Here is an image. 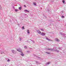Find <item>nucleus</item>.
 <instances>
[{
    "mask_svg": "<svg viewBox=\"0 0 66 66\" xmlns=\"http://www.w3.org/2000/svg\"><path fill=\"white\" fill-rule=\"evenodd\" d=\"M55 41H56V42H60V40L59 39H57V38H55Z\"/></svg>",
    "mask_w": 66,
    "mask_h": 66,
    "instance_id": "7",
    "label": "nucleus"
},
{
    "mask_svg": "<svg viewBox=\"0 0 66 66\" xmlns=\"http://www.w3.org/2000/svg\"><path fill=\"white\" fill-rule=\"evenodd\" d=\"M30 52H31L29 51H27V53H30Z\"/></svg>",
    "mask_w": 66,
    "mask_h": 66,
    "instance_id": "15",
    "label": "nucleus"
},
{
    "mask_svg": "<svg viewBox=\"0 0 66 66\" xmlns=\"http://www.w3.org/2000/svg\"><path fill=\"white\" fill-rule=\"evenodd\" d=\"M24 7H26V5H24Z\"/></svg>",
    "mask_w": 66,
    "mask_h": 66,
    "instance_id": "31",
    "label": "nucleus"
},
{
    "mask_svg": "<svg viewBox=\"0 0 66 66\" xmlns=\"http://www.w3.org/2000/svg\"><path fill=\"white\" fill-rule=\"evenodd\" d=\"M24 48H25V49H27L28 48V47H27L26 46H24Z\"/></svg>",
    "mask_w": 66,
    "mask_h": 66,
    "instance_id": "18",
    "label": "nucleus"
},
{
    "mask_svg": "<svg viewBox=\"0 0 66 66\" xmlns=\"http://www.w3.org/2000/svg\"><path fill=\"white\" fill-rule=\"evenodd\" d=\"M48 50H51V51H53V49L52 48H48Z\"/></svg>",
    "mask_w": 66,
    "mask_h": 66,
    "instance_id": "13",
    "label": "nucleus"
},
{
    "mask_svg": "<svg viewBox=\"0 0 66 66\" xmlns=\"http://www.w3.org/2000/svg\"><path fill=\"white\" fill-rule=\"evenodd\" d=\"M3 53H4V52H3Z\"/></svg>",
    "mask_w": 66,
    "mask_h": 66,
    "instance_id": "36",
    "label": "nucleus"
},
{
    "mask_svg": "<svg viewBox=\"0 0 66 66\" xmlns=\"http://www.w3.org/2000/svg\"><path fill=\"white\" fill-rule=\"evenodd\" d=\"M45 53H47V54H50V53L47 52H45Z\"/></svg>",
    "mask_w": 66,
    "mask_h": 66,
    "instance_id": "9",
    "label": "nucleus"
},
{
    "mask_svg": "<svg viewBox=\"0 0 66 66\" xmlns=\"http://www.w3.org/2000/svg\"><path fill=\"white\" fill-rule=\"evenodd\" d=\"M0 14H1V13H0Z\"/></svg>",
    "mask_w": 66,
    "mask_h": 66,
    "instance_id": "38",
    "label": "nucleus"
},
{
    "mask_svg": "<svg viewBox=\"0 0 66 66\" xmlns=\"http://www.w3.org/2000/svg\"><path fill=\"white\" fill-rule=\"evenodd\" d=\"M34 5H36V3H34Z\"/></svg>",
    "mask_w": 66,
    "mask_h": 66,
    "instance_id": "23",
    "label": "nucleus"
},
{
    "mask_svg": "<svg viewBox=\"0 0 66 66\" xmlns=\"http://www.w3.org/2000/svg\"><path fill=\"white\" fill-rule=\"evenodd\" d=\"M37 32L39 34H41V32L39 30H38L37 31Z\"/></svg>",
    "mask_w": 66,
    "mask_h": 66,
    "instance_id": "6",
    "label": "nucleus"
},
{
    "mask_svg": "<svg viewBox=\"0 0 66 66\" xmlns=\"http://www.w3.org/2000/svg\"><path fill=\"white\" fill-rule=\"evenodd\" d=\"M40 34L42 36H45L46 35V33L44 32H41Z\"/></svg>",
    "mask_w": 66,
    "mask_h": 66,
    "instance_id": "3",
    "label": "nucleus"
},
{
    "mask_svg": "<svg viewBox=\"0 0 66 66\" xmlns=\"http://www.w3.org/2000/svg\"><path fill=\"white\" fill-rule=\"evenodd\" d=\"M34 56H36V57H37V58H38V59H40V57H38V56H36L35 55V54H34Z\"/></svg>",
    "mask_w": 66,
    "mask_h": 66,
    "instance_id": "8",
    "label": "nucleus"
},
{
    "mask_svg": "<svg viewBox=\"0 0 66 66\" xmlns=\"http://www.w3.org/2000/svg\"><path fill=\"white\" fill-rule=\"evenodd\" d=\"M62 18H64V16H62Z\"/></svg>",
    "mask_w": 66,
    "mask_h": 66,
    "instance_id": "24",
    "label": "nucleus"
},
{
    "mask_svg": "<svg viewBox=\"0 0 66 66\" xmlns=\"http://www.w3.org/2000/svg\"><path fill=\"white\" fill-rule=\"evenodd\" d=\"M7 62H10V60H9V59H8L7 60Z\"/></svg>",
    "mask_w": 66,
    "mask_h": 66,
    "instance_id": "27",
    "label": "nucleus"
},
{
    "mask_svg": "<svg viewBox=\"0 0 66 66\" xmlns=\"http://www.w3.org/2000/svg\"><path fill=\"white\" fill-rule=\"evenodd\" d=\"M60 33L61 35H63V33L62 32H60Z\"/></svg>",
    "mask_w": 66,
    "mask_h": 66,
    "instance_id": "26",
    "label": "nucleus"
},
{
    "mask_svg": "<svg viewBox=\"0 0 66 66\" xmlns=\"http://www.w3.org/2000/svg\"><path fill=\"white\" fill-rule=\"evenodd\" d=\"M32 42H33V43H35V42H34V41H32Z\"/></svg>",
    "mask_w": 66,
    "mask_h": 66,
    "instance_id": "32",
    "label": "nucleus"
},
{
    "mask_svg": "<svg viewBox=\"0 0 66 66\" xmlns=\"http://www.w3.org/2000/svg\"><path fill=\"white\" fill-rule=\"evenodd\" d=\"M36 63H38V62L37 61H36Z\"/></svg>",
    "mask_w": 66,
    "mask_h": 66,
    "instance_id": "34",
    "label": "nucleus"
},
{
    "mask_svg": "<svg viewBox=\"0 0 66 66\" xmlns=\"http://www.w3.org/2000/svg\"><path fill=\"white\" fill-rule=\"evenodd\" d=\"M16 50L17 51H18L19 52H21L22 53V50L20 48H19L16 49Z\"/></svg>",
    "mask_w": 66,
    "mask_h": 66,
    "instance_id": "1",
    "label": "nucleus"
},
{
    "mask_svg": "<svg viewBox=\"0 0 66 66\" xmlns=\"http://www.w3.org/2000/svg\"><path fill=\"white\" fill-rule=\"evenodd\" d=\"M40 30L42 31H44V29H40Z\"/></svg>",
    "mask_w": 66,
    "mask_h": 66,
    "instance_id": "20",
    "label": "nucleus"
},
{
    "mask_svg": "<svg viewBox=\"0 0 66 66\" xmlns=\"http://www.w3.org/2000/svg\"><path fill=\"white\" fill-rule=\"evenodd\" d=\"M62 2L64 4V3H65V1L64 0H63L62 1Z\"/></svg>",
    "mask_w": 66,
    "mask_h": 66,
    "instance_id": "22",
    "label": "nucleus"
},
{
    "mask_svg": "<svg viewBox=\"0 0 66 66\" xmlns=\"http://www.w3.org/2000/svg\"><path fill=\"white\" fill-rule=\"evenodd\" d=\"M1 8H2L1 7V5H0V9H1Z\"/></svg>",
    "mask_w": 66,
    "mask_h": 66,
    "instance_id": "30",
    "label": "nucleus"
},
{
    "mask_svg": "<svg viewBox=\"0 0 66 66\" xmlns=\"http://www.w3.org/2000/svg\"><path fill=\"white\" fill-rule=\"evenodd\" d=\"M24 11H26V12H28V13H30V11H28L27 10H25Z\"/></svg>",
    "mask_w": 66,
    "mask_h": 66,
    "instance_id": "11",
    "label": "nucleus"
},
{
    "mask_svg": "<svg viewBox=\"0 0 66 66\" xmlns=\"http://www.w3.org/2000/svg\"><path fill=\"white\" fill-rule=\"evenodd\" d=\"M21 53L20 55H21L22 56H24V54H23V53L22 52H21Z\"/></svg>",
    "mask_w": 66,
    "mask_h": 66,
    "instance_id": "10",
    "label": "nucleus"
},
{
    "mask_svg": "<svg viewBox=\"0 0 66 66\" xmlns=\"http://www.w3.org/2000/svg\"><path fill=\"white\" fill-rule=\"evenodd\" d=\"M45 18H47V17L46 16Z\"/></svg>",
    "mask_w": 66,
    "mask_h": 66,
    "instance_id": "35",
    "label": "nucleus"
},
{
    "mask_svg": "<svg viewBox=\"0 0 66 66\" xmlns=\"http://www.w3.org/2000/svg\"><path fill=\"white\" fill-rule=\"evenodd\" d=\"M2 51L1 50H0V54H2Z\"/></svg>",
    "mask_w": 66,
    "mask_h": 66,
    "instance_id": "21",
    "label": "nucleus"
},
{
    "mask_svg": "<svg viewBox=\"0 0 66 66\" xmlns=\"http://www.w3.org/2000/svg\"><path fill=\"white\" fill-rule=\"evenodd\" d=\"M45 39L46 40H48V41H51V39H49V38H48L47 37H46Z\"/></svg>",
    "mask_w": 66,
    "mask_h": 66,
    "instance_id": "4",
    "label": "nucleus"
},
{
    "mask_svg": "<svg viewBox=\"0 0 66 66\" xmlns=\"http://www.w3.org/2000/svg\"><path fill=\"white\" fill-rule=\"evenodd\" d=\"M22 30H24V27H22Z\"/></svg>",
    "mask_w": 66,
    "mask_h": 66,
    "instance_id": "25",
    "label": "nucleus"
},
{
    "mask_svg": "<svg viewBox=\"0 0 66 66\" xmlns=\"http://www.w3.org/2000/svg\"><path fill=\"white\" fill-rule=\"evenodd\" d=\"M58 49H59V50H61L62 49V47H58Z\"/></svg>",
    "mask_w": 66,
    "mask_h": 66,
    "instance_id": "14",
    "label": "nucleus"
},
{
    "mask_svg": "<svg viewBox=\"0 0 66 66\" xmlns=\"http://www.w3.org/2000/svg\"><path fill=\"white\" fill-rule=\"evenodd\" d=\"M62 13H64V11H62Z\"/></svg>",
    "mask_w": 66,
    "mask_h": 66,
    "instance_id": "29",
    "label": "nucleus"
},
{
    "mask_svg": "<svg viewBox=\"0 0 66 66\" xmlns=\"http://www.w3.org/2000/svg\"><path fill=\"white\" fill-rule=\"evenodd\" d=\"M27 33L28 34H29V33H30V31H29V30H27Z\"/></svg>",
    "mask_w": 66,
    "mask_h": 66,
    "instance_id": "17",
    "label": "nucleus"
},
{
    "mask_svg": "<svg viewBox=\"0 0 66 66\" xmlns=\"http://www.w3.org/2000/svg\"><path fill=\"white\" fill-rule=\"evenodd\" d=\"M21 40H22L21 39V38H20V41H21Z\"/></svg>",
    "mask_w": 66,
    "mask_h": 66,
    "instance_id": "28",
    "label": "nucleus"
},
{
    "mask_svg": "<svg viewBox=\"0 0 66 66\" xmlns=\"http://www.w3.org/2000/svg\"><path fill=\"white\" fill-rule=\"evenodd\" d=\"M54 51H55L56 52H59V51L57 50H53Z\"/></svg>",
    "mask_w": 66,
    "mask_h": 66,
    "instance_id": "5",
    "label": "nucleus"
},
{
    "mask_svg": "<svg viewBox=\"0 0 66 66\" xmlns=\"http://www.w3.org/2000/svg\"><path fill=\"white\" fill-rule=\"evenodd\" d=\"M18 9H15V12H18Z\"/></svg>",
    "mask_w": 66,
    "mask_h": 66,
    "instance_id": "16",
    "label": "nucleus"
},
{
    "mask_svg": "<svg viewBox=\"0 0 66 66\" xmlns=\"http://www.w3.org/2000/svg\"><path fill=\"white\" fill-rule=\"evenodd\" d=\"M11 51L13 53H14V54H15L16 52H17L16 51L14 50H12Z\"/></svg>",
    "mask_w": 66,
    "mask_h": 66,
    "instance_id": "2",
    "label": "nucleus"
},
{
    "mask_svg": "<svg viewBox=\"0 0 66 66\" xmlns=\"http://www.w3.org/2000/svg\"><path fill=\"white\" fill-rule=\"evenodd\" d=\"M51 63V62H48L47 63H46V65H49V64H50V63Z\"/></svg>",
    "mask_w": 66,
    "mask_h": 66,
    "instance_id": "12",
    "label": "nucleus"
},
{
    "mask_svg": "<svg viewBox=\"0 0 66 66\" xmlns=\"http://www.w3.org/2000/svg\"><path fill=\"white\" fill-rule=\"evenodd\" d=\"M19 10H21V7H19Z\"/></svg>",
    "mask_w": 66,
    "mask_h": 66,
    "instance_id": "19",
    "label": "nucleus"
},
{
    "mask_svg": "<svg viewBox=\"0 0 66 66\" xmlns=\"http://www.w3.org/2000/svg\"><path fill=\"white\" fill-rule=\"evenodd\" d=\"M30 40H31V41H32V42H33V40H31L30 39Z\"/></svg>",
    "mask_w": 66,
    "mask_h": 66,
    "instance_id": "33",
    "label": "nucleus"
},
{
    "mask_svg": "<svg viewBox=\"0 0 66 66\" xmlns=\"http://www.w3.org/2000/svg\"><path fill=\"white\" fill-rule=\"evenodd\" d=\"M1 46L0 45V46Z\"/></svg>",
    "mask_w": 66,
    "mask_h": 66,
    "instance_id": "37",
    "label": "nucleus"
}]
</instances>
